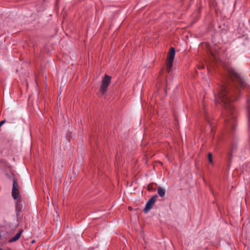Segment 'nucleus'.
Returning a JSON list of instances; mask_svg holds the SVG:
<instances>
[{"mask_svg": "<svg viewBox=\"0 0 250 250\" xmlns=\"http://www.w3.org/2000/svg\"><path fill=\"white\" fill-rule=\"evenodd\" d=\"M111 82V77L105 75L104 79L102 80V83L100 87L101 92L104 94L106 92L107 87Z\"/></svg>", "mask_w": 250, "mask_h": 250, "instance_id": "7ed1b4c3", "label": "nucleus"}, {"mask_svg": "<svg viewBox=\"0 0 250 250\" xmlns=\"http://www.w3.org/2000/svg\"><path fill=\"white\" fill-rule=\"evenodd\" d=\"M148 189L149 190H151V187H150V186H148Z\"/></svg>", "mask_w": 250, "mask_h": 250, "instance_id": "9b49d317", "label": "nucleus"}, {"mask_svg": "<svg viewBox=\"0 0 250 250\" xmlns=\"http://www.w3.org/2000/svg\"><path fill=\"white\" fill-rule=\"evenodd\" d=\"M0 250H2L0 248Z\"/></svg>", "mask_w": 250, "mask_h": 250, "instance_id": "4468645a", "label": "nucleus"}, {"mask_svg": "<svg viewBox=\"0 0 250 250\" xmlns=\"http://www.w3.org/2000/svg\"><path fill=\"white\" fill-rule=\"evenodd\" d=\"M175 53V49L173 47H171L168 53L167 59V71L168 73L170 72L171 70Z\"/></svg>", "mask_w": 250, "mask_h": 250, "instance_id": "f03ea898", "label": "nucleus"}, {"mask_svg": "<svg viewBox=\"0 0 250 250\" xmlns=\"http://www.w3.org/2000/svg\"><path fill=\"white\" fill-rule=\"evenodd\" d=\"M1 126V125H0V127Z\"/></svg>", "mask_w": 250, "mask_h": 250, "instance_id": "2eb2a0df", "label": "nucleus"}, {"mask_svg": "<svg viewBox=\"0 0 250 250\" xmlns=\"http://www.w3.org/2000/svg\"><path fill=\"white\" fill-rule=\"evenodd\" d=\"M158 197L157 195H155L153 196L146 203V207L144 209V211L145 213H147L152 208L153 206L154 205L155 202L156 201V199Z\"/></svg>", "mask_w": 250, "mask_h": 250, "instance_id": "39448f33", "label": "nucleus"}, {"mask_svg": "<svg viewBox=\"0 0 250 250\" xmlns=\"http://www.w3.org/2000/svg\"><path fill=\"white\" fill-rule=\"evenodd\" d=\"M247 104H248L247 109H248V112L249 121L250 122V100H248Z\"/></svg>", "mask_w": 250, "mask_h": 250, "instance_id": "6e6552de", "label": "nucleus"}, {"mask_svg": "<svg viewBox=\"0 0 250 250\" xmlns=\"http://www.w3.org/2000/svg\"><path fill=\"white\" fill-rule=\"evenodd\" d=\"M22 230L20 229L19 231L12 238L9 240V243H12L19 240L21 236V234L22 232Z\"/></svg>", "mask_w": 250, "mask_h": 250, "instance_id": "423d86ee", "label": "nucleus"}, {"mask_svg": "<svg viewBox=\"0 0 250 250\" xmlns=\"http://www.w3.org/2000/svg\"><path fill=\"white\" fill-rule=\"evenodd\" d=\"M18 203H17V205H16V209H17V208H18Z\"/></svg>", "mask_w": 250, "mask_h": 250, "instance_id": "f8f14e48", "label": "nucleus"}, {"mask_svg": "<svg viewBox=\"0 0 250 250\" xmlns=\"http://www.w3.org/2000/svg\"><path fill=\"white\" fill-rule=\"evenodd\" d=\"M157 191H158V194H159V195L160 197H163L165 196V193H166V190L164 188H163L161 187H159L158 188Z\"/></svg>", "mask_w": 250, "mask_h": 250, "instance_id": "0eeeda50", "label": "nucleus"}, {"mask_svg": "<svg viewBox=\"0 0 250 250\" xmlns=\"http://www.w3.org/2000/svg\"><path fill=\"white\" fill-rule=\"evenodd\" d=\"M208 160L210 164H213L212 155L211 153H209L208 154Z\"/></svg>", "mask_w": 250, "mask_h": 250, "instance_id": "1a4fd4ad", "label": "nucleus"}, {"mask_svg": "<svg viewBox=\"0 0 250 250\" xmlns=\"http://www.w3.org/2000/svg\"><path fill=\"white\" fill-rule=\"evenodd\" d=\"M5 123V120H2L0 122V125L1 126Z\"/></svg>", "mask_w": 250, "mask_h": 250, "instance_id": "9d476101", "label": "nucleus"}, {"mask_svg": "<svg viewBox=\"0 0 250 250\" xmlns=\"http://www.w3.org/2000/svg\"><path fill=\"white\" fill-rule=\"evenodd\" d=\"M1 126V125H0V127Z\"/></svg>", "mask_w": 250, "mask_h": 250, "instance_id": "dca6fc26", "label": "nucleus"}, {"mask_svg": "<svg viewBox=\"0 0 250 250\" xmlns=\"http://www.w3.org/2000/svg\"><path fill=\"white\" fill-rule=\"evenodd\" d=\"M34 242H35V241H34V240L32 241V243H34Z\"/></svg>", "mask_w": 250, "mask_h": 250, "instance_id": "ddd939ff", "label": "nucleus"}, {"mask_svg": "<svg viewBox=\"0 0 250 250\" xmlns=\"http://www.w3.org/2000/svg\"><path fill=\"white\" fill-rule=\"evenodd\" d=\"M225 69L226 70V82L220 87L218 99L222 103L228 114V117L225 120L226 124L233 130L235 126V116L232 102L237 99L240 92L236 83L241 87H245L246 84L244 80L233 68L227 66Z\"/></svg>", "mask_w": 250, "mask_h": 250, "instance_id": "f257e3e1", "label": "nucleus"}, {"mask_svg": "<svg viewBox=\"0 0 250 250\" xmlns=\"http://www.w3.org/2000/svg\"><path fill=\"white\" fill-rule=\"evenodd\" d=\"M12 195L14 199H17L20 197V188L17 179L13 178V184L12 190Z\"/></svg>", "mask_w": 250, "mask_h": 250, "instance_id": "20e7f679", "label": "nucleus"}]
</instances>
